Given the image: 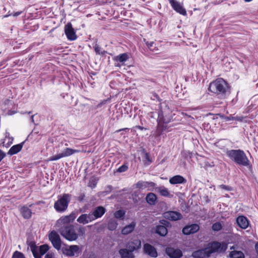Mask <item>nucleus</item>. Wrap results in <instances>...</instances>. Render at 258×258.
<instances>
[{"label": "nucleus", "mask_w": 258, "mask_h": 258, "mask_svg": "<svg viewBox=\"0 0 258 258\" xmlns=\"http://www.w3.org/2000/svg\"><path fill=\"white\" fill-rule=\"evenodd\" d=\"M71 196L69 194H63L62 196H58L57 200L54 204V209L60 213L65 212L68 208L71 201Z\"/></svg>", "instance_id": "3"}, {"label": "nucleus", "mask_w": 258, "mask_h": 258, "mask_svg": "<svg viewBox=\"0 0 258 258\" xmlns=\"http://www.w3.org/2000/svg\"><path fill=\"white\" fill-rule=\"evenodd\" d=\"M199 229L200 226L198 224H192L184 227L182 231L184 235H188L197 232Z\"/></svg>", "instance_id": "19"}, {"label": "nucleus", "mask_w": 258, "mask_h": 258, "mask_svg": "<svg viewBox=\"0 0 258 258\" xmlns=\"http://www.w3.org/2000/svg\"><path fill=\"white\" fill-rule=\"evenodd\" d=\"M117 225L118 224L115 220L110 219L108 222L107 228L109 230L113 231L116 228Z\"/></svg>", "instance_id": "33"}, {"label": "nucleus", "mask_w": 258, "mask_h": 258, "mask_svg": "<svg viewBox=\"0 0 258 258\" xmlns=\"http://www.w3.org/2000/svg\"><path fill=\"white\" fill-rule=\"evenodd\" d=\"M54 254L51 252H47L45 255V258H53Z\"/></svg>", "instance_id": "50"}, {"label": "nucleus", "mask_w": 258, "mask_h": 258, "mask_svg": "<svg viewBox=\"0 0 258 258\" xmlns=\"http://www.w3.org/2000/svg\"><path fill=\"white\" fill-rule=\"evenodd\" d=\"M22 217L25 219H29L31 217L32 211L28 207L23 206L20 210Z\"/></svg>", "instance_id": "27"}, {"label": "nucleus", "mask_w": 258, "mask_h": 258, "mask_svg": "<svg viewBox=\"0 0 258 258\" xmlns=\"http://www.w3.org/2000/svg\"><path fill=\"white\" fill-rule=\"evenodd\" d=\"M222 228V225L220 222L214 223L212 226V229L214 231H219Z\"/></svg>", "instance_id": "37"}, {"label": "nucleus", "mask_w": 258, "mask_h": 258, "mask_svg": "<svg viewBox=\"0 0 258 258\" xmlns=\"http://www.w3.org/2000/svg\"><path fill=\"white\" fill-rule=\"evenodd\" d=\"M172 118V114L169 109L167 113L165 111H161L158 114V118L157 119L158 124L160 126L161 123L168 124L171 121Z\"/></svg>", "instance_id": "13"}, {"label": "nucleus", "mask_w": 258, "mask_h": 258, "mask_svg": "<svg viewBox=\"0 0 258 258\" xmlns=\"http://www.w3.org/2000/svg\"><path fill=\"white\" fill-rule=\"evenodd\" d=\"M6 156L5 153L0 150V162L3 160V159Z\"/></svg>", "instance_id": "51"}, {"label": "nucleus", "mask_w": 258, "mask_h": 258, "mask_svg": "<svg viewBox=\"0 0 258 258\" xmlns=\"http://www.w3.org/2000/svg\"><path fill=\"white\" fill-rule=\"evenodd\" d=\"M136 187L138 188H148V190L153 191L156 187V184L152 181H145L140 180L136 184Z\"/></svg>", "instance_id": "15"}, {"label": "nucleus", "mask_w": 258, "mask_h": 258, "mask_svg": "<svg viewBox=\"0 0 258 258\" xmlns=\"http://www.w3.org/2000/svg\"><path fill=\"white\" fill-rule=\"evenodd\" d=\"M85 198V194L84 192L80 193L78 196L77 200L80 202H82L84 201Z\"/></svg>", "instance_id": "45"}, {"label": "nucleus", "mask_w": 258, "mask_h": 258, "mask_svg": "<svg viewBox=\"0 0 258 258\" xmlns=\"http://www.w3.org/2000/svg\"><path fill=\"white\" fill-rule=\"evenodd\" d=\"M77 150L73 149L70 148H65L60 153L50 157L48 161H53L59 160L62 158L70 156L75 153L78 152Z\"/></svg>", "instance_id": "8"}, {"label": "nucleus", "mask_w": 258, "mask_h": 258, "mask_svg": "<svg viewBox=\"0 0 258 258\" xmlns=\"http://www.w3.org/2000/svg\"><path fill=\"white\" fill-rule=\"evenodd\" d=\"M226 154L237 165L247 167L251 166L250 161L245 152L242 150H227Z\"/></svg>", "instance_id": "2"}, {"label": "nucleus", "mask_w": 258, "mask_h": 258, "mask_svg": "<svg viewBox=\"0 0 258 258\" xmlns=\"http://www.w3.org/2000/svg\"><path fill=\"white\" fill-rule=\"evenodd\" d=\"M234 120H238L239 121H242L243 119V117L242 116H233Z\"/></svg>", "instance_id": "48"}, {"label": "nucleus", "mask_w": 258, "mask_h": 258, "mask_svg": "<svg viewBox=\"0 0 258 258\" xmlns=\"http://www.w3.org/2000/svg\"><path fill=\"white\" fill-rule=\"evenodd\" d=\"M12 258H25V257L22 252L16 250L13 253Z\"/></svg>", "instance_id": "41"}, {"label": "nucleus", "mask_w": 258, "mask_h": 258, "mask_svg": "<svg viewBox=\"0 0 258 258\" xmlns=\"http://www.w3.org/2000/svg\"><path fill=\"white\" fill-rule=\"evenodd\" d=\"M34 115H32L30 117V120H31V122L33 123H34Z\"/></svg>", "instance_id": "55"}, {"label": "nucleus", "mask_w": 258, "mask_h": 258, "mask_svg": "<svg viewBox=\"0 0 258 258\" xmlns=\"http://www.w3.org/2000/svg\"><path fill=\"white\" fill-rule=\"evenodd\" d=\"M172 8L177 13L183 16L187 15L186 11L183 5L176 0H168Z\"/></svg>", "instance_id": "12"}, {"label": "nucleus", "mask_w": 258, "mask_h": 258, "mask_svg": "<svg viewBox=\"0 0 258 258\" xmlns=\"http://www.w3.org/2000/svg\"><path fill=\"white\" fill-rule=\"evenodd\" d=\"M11 15H12V14H9L8 15L4 16V17L6 18V17H9V16H11Z\"/></svg>", "instance_id": "59"}, {"label": "nucleus", "mask_w": 258, "mask_h": 258, "mask_svg": "<svg viewBox=\"0 0 258 258\" xmlns=\"http://www.w3.org/2000/svg\"><path fill=\"white\" fill-rule=\"evenodd\" d=\"M76 218V214L72 212L69 215L62 216L57 220L56 226L58 228H61L63 226L68 225H72L71 224Z\"/></svg>", "instance_id": "9"}, {"label": "nucleus", "mask_w": 258, "mask_h": 258, "mask_svg": "<svg viewBox=\"0 0 258 258\" xmlns=\"http://www.w3.org/2000/svg\"><path fill=\"white\" fill-rule=\"evenodd\" d=\"M28 114H31V111H29L28 112Z\"/></svg>", "instance_id": "63"}, {"label": "nucleus", "mask_w": 258, "mask_h": 258, "mask_svg": "<svg viewBox=\"0 0 258 258\" xmlns=\"http://www.w3.org/2000/svg\"><path fill=\"white\" fill-rule=\"evenodd\" d=\"M12 141H13V139L9 143L7 144V145H6L5 144V139H3L1 141H2L1 144L3 145V147H8L11 144H12Z\"/></svg>", "instance_id": "49"}, {"label": "nucleus", "mask_w": 258, "mask_h": 258, "mask_svg": "<svg viewBox=\"0 0 258 258\" xmlns=\"http://www.w3.org/2000/svg\"><path fill=\"white\" fill-rule=\"evenodd\" d=\"M155 96L157 98H158V95H155Z\"/></svg>", "instance_id": "62"}, {"label": "nucleus", "mask_w": 258, "mask_h": 258, "mask_svg": "<svg viewBox=\"0 0 258 258\" xmlns=\"http://www.w3.org/2000/svg\"><path fill=\"white\" fill-rule=\"evenodd\" d=\"M125 214V212L123 210H119L114 213V216L115 218L119 219L122 218Z\"/></svg>", "instance_id": "38"}, {"label": "nucleus", "mask_w": 258, "mask_h": 258, "mask_svg": "<svg viewBox=\"0 0 258 258\" xmlns=\"http://www.w3.org/2000/svg\"><path fill=\"white\" fill-rule=\"evenodd\" d=\"M155 190L159 192L161 196L169 197H170V194L168 189L164 186H160L155 187Z\"/></svg>", "instance_id": "31"}, {"label": "nucleus", "mask_w": 258, "mask_h": 258, "mask_svg": "<svg viewBox=\"0 0 258 258\" xmlns=\"http://www.w3.org/2000/svg\"><path fill=\"white\" fill-rule=\"evenodd\" d=\"M146 44L147 47L152 52H156L158 50V48L155 46V43L153 41H147Z\"/></svg>", "instance_id": "36"}, {"label": "nucleus", "mask_w": 258, "mask_h": 258, "mask_svg": "<svg viewBox=\"0 0 258 258\" xmlns=\"http://www.w3.org/2000/svg\"><path fill=\"white\" fill-rule=\"evenodd\" d=\"M144 252L152 257H157L158 253L154 246L149 243H145L143 246Z\"/></svg>", "instance_id": "18"}, {"label": "nucleus", "mask_w": 258, "mask_h": 258, "mask_svg": "<svg viewBox=\"0 0 258 258\" xmlns=\"http://www.w3.org/2000/svg\"><path fill=\"white\" fill-rule=\"evenodd\" d=\"M21 13H22L21 12H17L15 13L13 15L14 17H17L18 16H19Z\"/></svg>", "instance_id": "54"}, {"label": "nucleus", "mask_w": 258, "mask_h": 258, "mask_svg": "<svg viewBox=\"0 0 258 258\" xmlns=\"http://www.w3.org/2000/svg\"><path fill=\"white\" fill-rule=\"evenodd\" d=\"M78 232V235H83L85 232V228L82 226H80L77 229Z\"/></svg>", "instance_id": "44"}, {"label": "nucleus", "mask_w": 258, "mask_h": 258, "mask_svg": "<svg viewBox=\"0 0 258 258\" xmlns=\"http://www.w3.org/2000/svg\"><path fill=\"white\" fill-rule=\"evenodd\" d=\"M10 135L9 133L7 132L6 133V138H7V137H8Z\"/></svg>", "instance_id": "60"}, {"label": "nucleus", "mask_w": 258, "mask_h": 258, "mask_svg": "<svg viewBox=\"0 0 258 258\" xmlns=\"http://www.w3.org/2000/svg\"><path fill=\"white\" fill-rule=\"evenodd\" d=\"M64 32L70 40H75L77 37L71 23H68L64 27Z\"/></svg>", "instance_id": "16"}, {"label": "nucleus", "mask_w": 258, "mask_h": 258, "mask_svg": "<svg viewBox=\"0 0 258 258\" xmlns=\"http://www.w3.org/2000/svg\"><path fill=\"white\" fill-rule=\"evenodd\" d=\"M191 256L194 258H209L210 257L207 247L194 251Z\"/></svg>", "instance_id": "22"}, {"label": "nucleus", "mask_w": 258, "mask_h": 258, "mask_svg": "<svg viewBox=\"0 0 258 258\" xmlns=\"http://www.w3.org/2000/svg\"><path fill=\"white\" fill-rule=\"evenodd\" d=\"M118 253L121 258H135V256L133 252L127 248H121L119 250Z\"/></svg>", "instance_id": "25"}, {"label": "nucleus", "mask_w": 258, "mask_h": 258, "mask_svg": "<svg viewBox=\"0 0 258 258\" xmlns=\"http://www.w3.org/2000/svg\"><path fill=\"white\" fill-rule=\"evenodd\" d=\"M16 113L15 111L9 110L8 112V114L9 115H12Z\"/></svg>", "instance_id": "53"}, {"label": "nucleus", "mask_w": 258, "mask_h": 258, "mask_svg": "<svg viewBox=\"0 0 258 258\" xmlns=\"http://www.w3.org/2000/svg\"><path fill=\"white\" fill-rule=\"evenodd\" d=\"M88 258H96V256L94 254L90 255Z\"/></svg>", "instance_id": "58"}, {"label": "nucleus", "mask_w": 258, "mask_h": 258, "mask_svg": "<svg viewBox=\"0 0 258 258\" xmlns=\"http://www.w3.org/2000/svg\"><path fill=\"white\" fill-rule=\"evenodd\" d=\"M159 223L160 224L156 226V233L160 236L164 237L168 233L167 227L170 226V223L165 220H161Z\"/></svg>", "instance_id": "10"}, {"label": "nucleus", "mask_w": 258, "mask_h": 258, "mask_svg": "<svg viewBox=\"0 0 258 258\" xmlns=\"http://www.w3.org/2000/svg\"><path fill=\"white\" fill-rule=\"evenodd\" d=\"M136 224L133 222L130 224L125 226L121 230V233L123 235H127L133 231L135 227Z\"/></svg>", "instance_id": "29"}, {"label": "nucleus", "mask_w": 258, "mask_h": 258, "mask_svg": "<svg viewBox=\"0 0 258 258\" xmlns=\"http://www.w3.org/2000/svg\"><path fill=\"white\" fill-rule=\"evenodd\" d=\"M49 240L53 246L57 250L61 249V240L59 234L55 231H52L48 235Z\"/></svg>", "instance_id": "11"}, {"label": "nucleus", "mask_w": 258, "mask_h": 258, "mask_svg": "<svg viewBox=\"0 0 258 258\" xmlns=\"http://www.w3.org/2000/svg\"><path fill=\"white\" fill-rule=\"evenodd\" d=\"M29 246L31 248V250L34 258H42V255L45 254L49 249V247L47 244H43L38 247L33 242H31L29 243Z\"/></svg>", "instance_id": "6"}, {"label": "nucleus", "mask_w": 258, "mask_h": 258, "mask_svg": "<svg viewBox=\"0 0 258 258\" xmlns=\"http://www.w3.org/2000/svg\"><path fill=\"white\" fill-rule=\"evenodd\" d=\"M93 218L90 213L89 214H83L81 215L77 219V221L83 225L88 224L93 221Z\"/></svg>", "instance_id": "23"}, {"label": "nucleus", "mask_w": 258, "mask_h": 258, "mask_svg": "<svg viewBox=\"0 0 258 258\" xmlns=\"http://www.w3.org/2000/svg\"><path fill=\"white\" fill-rule=\"evenodd\" d=\"M128 58V54L126 53H123L117 55L116 57L115 60L122 63L126 61Z\"/></svg>", "instance_id": "34"}, {"label": "nucleus", "mask_w": 258, "mask_h": 258, "mask_svg": "<svg viewBox=\"0 0 258 258\" xmlns=\"http://www.w3.org/2000/svg\"><path fill=\"white\" fill-rule=\"evenodd\" d=\"M62 253L68 256H78L81 252L82 249L79 245H66L61 249Z\"/></svg>", "instance_id": "7"}, {"label": "nucleus", "mask_w": 258, "mask_h": 258, "mask_svg": "<svg viewBox=\"0 0 258 258\" xmlns=\"http://www.w3.org/2000/svg\"><path fill=\"white\" fill-rule=\"evenodd\" d=\"M211 256L212 253L215 252L224 253L227 249V244L225 242L213 241L209 243L207 247Z\"/></svg>", "instance_id": "5"}, {"label": "nucleus", "mask_w": 258, "mask_h": 258, "mask_svg": "<svg viewBox=\"0 0 258 258\" xmlns=\"http://www.w3.org/2000/svg\"><path fill=\"white\" fill-rule=\"evenodd\" d=\"M135 127L136 128H138L139 130H147L146 128H145L144 127L140 126V125H136V126H135Z\"/></svg>", "instance_id": "52"}, {"label": "nucleus", "mask_w": 258, "mask_h": 258, "mask_svg": "<svg viewBox=\"0 0 258 258\" xmlns=\"http://www.w3.org/2000/svg\"><path fill=\"white\" fill-rule=\"evenodd\" d=\"M126 247L130 249L132 252L138 251L141 248V241L137 238L129 241L125 245Z\"/></svg>", "instance_id": "17"}, {"label": "nucleus", "mask_w": 258, "mask_h": 258, "mask_svg": "<svg viewBox=\"0 0 258 258\" xmlns=\"http://www.w3.org/2000/svg\"><path fill=\"white\" fill-rule=\"evenodd\" d=\"M157 199V198L156 195L152 192L148 194L146 198L147 202L151 205H155Z\"/></svg>", "instance_id": "30"}, {"label": "nucleus", "mask_w": 258, "mask_h": 258, "mask_svg": "<svg viewBox=\"0 0 258 258\" xmlns=\"http://www.w3.org/2000/svg\"><path fill=\"white\" fill-rule=\"evenodd\" d=\"M24 142L13 146L9 150L8 154L10 155H13L19 152L23 147Z\"/></svg>", "instance_id": "28"}, {"label": "nucleus", "mask_w": 258, "mask_h": 258, "mask_svg": "<svg viewBox=\"0 0 258 258\" xmlns=\"http://www.w3.org/2000/svg\"><path fill=\"white\" fill-rule=\"evenodd\" d=\"M166 253L170 258H180L182 256V252L181 250L175 249L173 247L166 248Z\"/></svg>", "instance_id": "21"}, {"label": "nucleus", "mask_w": 258, "mask_h": 258, "mask_svg": "<svg viewBox=\"0 0 258 258\" xmlns=\"http://www.w3.org/2000/svg\"><path fill=\"white\" fill-rule=\"evenodd\" d=\"M112 189V186L111 185H107L105 187V190L104 191V192L106 194H108L111 191Z\"/></svg>", "instance_id": "46"}, {"label": "nucleus", "mask_w": 258, "mask_h": 258, "mask_svg": "<svg viewBox=\"0 0 258 258\" xmlns=\"http://www.w3.org/2000/svg\"><path fill=\"white\" fill-rule=\"evenodd\" d=\"M167 124H165V123H161V125L159 126L158 125V127L159 128H161V131L162 132H163V131H165L167 129Z\"/></svg>", "instance_id": "47"}, {"label": "nucleus", "mask_w": 258, "mask_h": 258, "mask_svg": "<svg viewBox=\"0 0 258 258\" xmlns=\"http://www.w3.org/2000/svg\"><path fill=\"white\" fill-rule=\"evenodd\" d=\"M230 256L231 258H244V255L241 251H232L230 253Z\"/></svg>", "instance_id": "32"}, {"label": "nucleus", "mask_w": 258, "mask_h": 258, "mask_svg": "<svg viewBox=\"0 0 258 258\" xmlns=\"http://www.w3.org/2000/svg\"><path fill=\"white\" fill-rule=\"evenodd\" d=\"M106 212V209L102 206H98L90 212L93 220L101 218Z\"/></svg>", "instance_id": "20"}, {"label": "nucleus", "mask_w": 258, "mask_h": 258, "mask_svg": "<svg viewBox=\"0 0 258 258\" xmlns=\"http://www.w3.org/2000/svg\"><path fill=\"white\" fill-rule=\"evenodd\" d=\"M236 222L238 225L242 229H246L249 224L247 219L243 216L238 217L236 219Z\"/></svg>", "instance_id": "26"}, {"label": "nucleus", "mask_w": 258, "mask_h": 258, "mask_svg": "<svg viewBox=\"0 0 258 258\" xmlns=\"http://www.w3.org/2000/svg\"><path fill=\"white\" fill-rule=\"evenodd\" d=\"M255 248L258 255V242L255 244Z\"/></svg>", "instance_id": "57"}, {"label": "nucleus", "mask_w": 258, "mask_h": 258, "mask_svg": "<svg viewBox=\"0 0 258 258\" xmlns=\"http://www.w3.org/2000/svg\"><path fill=\"white\" fill-rule=\"evenodd\" d=\"M125 130H129V128H124L120 129V130L116 131V132L119 133V132H121V131H125Z\"/></svg>", "instance_id": "56"}, {"label": "nucleus", "mask_w": 258, "mask_h": 258, "mask_svg": "<svg viewBox=\"0 0 258 258\" xmlns=\"http://www.w3.org/2000/svg\"><path fill=\"white\" fill-rule=\"evenodd\" d=\"M186 181V179L180 175H175L169 179V182L171 184L185 183Z\"/></svg>", "instance_id": "24"}, {"label": "nucleus", "mask_w": 258, "mask_h": 258, "mask_svg": "<svg viewBox=\"0 0 258 258\" xmlns=\"http://www.w3.org/2000/svg\"><path fill=\"white\" fill-rule=\"evenodd\" d=\"M145 160L144 161V162L145 165H149L152 162V160L151 158L150 157L149 153H145Z\"/></svg>", "instance_id": "39"}, {"label": "nucleus", "mask_w": 258, "mask_h": 258, "mask_svg": "<svg viewBox=\"0 0 258 258\" xmlns=\"http://www.w3.org/2000/svg\"><path fill=\"white\" fill-rule=\"evenodd\" d=\"M218 187L226 191H232L233 190L231 186L224 184L219 185Z\"/></svg>", "instance_id": "43"}, {"label": "nucleus", "mask_w": 258, "mask_h": 258, "mask_svg": "<svg viewBox=\"0 0 258 258\" xmlns=\"http://www.w3.org/2000/svg\"><path fill=\"white\" fill-rule=\"evenodd\" d=\"M218 115L221 118L224 119L226 121L234 120L233 116L232 115H230L229 116H226L224 114H218Z\"/></svg>", "instance_id": "40"}, {"label": "nucleus", "mask_w": 258, "mask_h": 258, "mask_svg": "<svg viewBox=\"0 0 258 258\" xmlns=\"http://www.w3.org/2000/svg\"><path fill=\"white\" fill-rule=\"evenodd\" d=\"M209 90L222 98H226L230 93L228 84L222 78L217 79L211 82L209 85Z\"/></svg>", "instance_id": "1"}, {"label": "nucleus", "mask_w": 258, "mask_h": 258, "mask_svg": "<svg viewBox=\"0 0 258 258\" xmlns=\"http://www.w3.org/2000/svg\"><path fill=\"white\" fill-rule=\"evenodd\" d=\"M9 101V99H7L5 101V103L6 104L7 103H8V102Z\"/></svg>", "instance_id": "61"}, {"label": "nucleus", "mask_w": 258, "mask_h": 258, "mask_svg": "<svg viewBox=\"0 0 258 258\" xmlns=\"http://www.w3.org/2000/svg\"><path fill=\"white\" fill-rule=\"evenodd\" d=\"M58 231L61 235L68 241H75L78 238V234L76 232L73 225L63 226L58 229Z\"/></svg>", "instance_id": "4"}, {"label": "nucleus", "mask_w": 258, "mask_h": 258, "mask_svg": "<svg viewBox=\"0 0 258 258\" xmlns=\"http://www.w3.org/2000/svg\"><path fill=\"white\" fill-rule=\"evenodd\" d=\"M128 167L126 164H124L120 166L117 169V172L121 173L126 171L128 169Z\"/></svg>", "instance_id": "42"}, {"label": "nucleus", "mask_w": 258, "mask_h": 258, "mask_svg": "<svg viewBox=\"0 0 258 258\" xmlns=\"http://www.w3.org/2000/svg\"><path fill=\"white\" fill-rule=\"evenodd\" d=\"M164 217L170 221H177L182 218V214L177 211H169L164 213Z\"/></svg>", "instance_id": "14"}, {"label": "nucleus", "mask_w": 258, "mask_h": 258, "mask_svg": "<svg viewBox=\"0 0 258 258\" xmlns=\"http://www.w3.org/2000/svg\"><path fill=\"white\" fill-rule=\"evenodd\" d=\"M93 48L94 49L95 52L96 54H98V55L101 54L103 55L107 53V51L105 50L101 51V48L100 47V46L97 43H96L95 44Z\"/></svg>", "instance_id": "35"}]
</instances>
